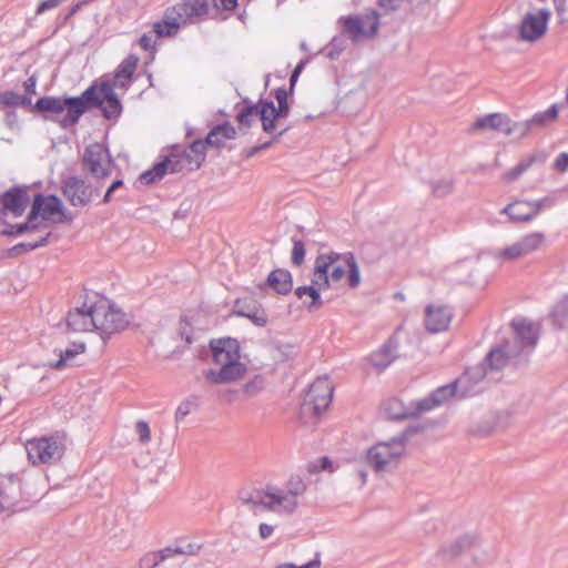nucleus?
I'll use <instances>...</instances> for the list:
<instances>
[{"label":"nucleus","mask_w":568,"mask_h":568,"mask_svg":"<svg viewBox=\"0 0 568 568\" xmlns=\"http://www.w3.org/2000/svg\"><path fill=\"white\" fill-rule=\"evenodd\" d=\"M477 374L475 372H467L465 376L460 381H458V383L467 384ZM456 387L457 382L438 387L429 397L417 402V412L423 413L425 410H430L446 403L448 399L453 398L456 395Z\"/></svg>","instance_id":"obj_18"},{"label":"nucleus","mask_w":568,"mask_h":568,"mask_svg":"<svg viewBox=\"0 0 568 568\" xmlns=\"http://www.w3.org/2000/svg\"><path fill=\"white\" fill-rule=\"evenodd\" d=\"M320 566H321V560L318 558H315V559H313L306 564H303V565L285 562V564L277 565L274 568H320Z\"/></svg>","instance_id":"obj_56"},{"label":"nucleus","mask_w":568,"mask_h":568,"mask_svg":"<svg viewBox=\"0 0 568 568\" xmlns=\"http://www.w3.org/2000/svg\"><path fill=\"white\" fill-rule=\"evenodd\" d=\"M236 130L230 122L215 125L209 132L205 140H195L187 148L173 145L169 154L161 155L160 161L151 169L142 172L139 180L149 185L162 180L168 173H181L195 171L205 161L206 148L221 149L226 140H233Z\"/></svg>","instance_id":"obj_1"},{"label":"nucleus","mask_w":568,"mask_h":568,"mask_svg":"<svg viewBox=\"0 0 568 568\" xmlns=\"http://www.w3.org/2000/svg\"><path fill=\"white\" fill-rule=\"evenodd\" d=\"M243 106L236 114V121L241 126H250L255 118L261 119L262 99L252 103L247 99L243 100Z\"/></svg>","instance_id":"obj_29"},{"label":"nucleus","mask_w":568,"mask_h":568,"mask_svg":"<svg viewBox=\"0 0 568 568\" xmlns=\"http://www.w3.org/2000/svg\"><path fill=\"white\" fill-rule=\"evenodd\" d=\"M379 26L378 13L369 10L357 17V39L374 36Z\"/></svg>","instance_id":"obj_27"},{"label":"nucleus","mask_w":568,"mask_h":568,"mask_svg":"<svg viewBox=\"0 0 568 568\" xmlns=\"http://www.w3.org/2000/svg\"><path fill=\"white\" fill-rule=\"evenodd\" d=\"M474 131L494 130L504 131L509 133V120L506 115L500 113H491L478 119L471 128Z\"/></svg>","instance_id":"obj_25"},{"label":"nucleus","mask_w":568,"mask_h":568,"mask_svg":"<svg viewBox=\"0 0 568 568\" xmlns=\"http://www.w3.org/2000/svg\"><path fill=\"white\" fill-rule=\"evenodd\" d=\"M544 200H517L505 206L501 213L506 214L511 222L526 223L538 216L539 212L544 206Z\"/></svg>","instance_id":"obj_16"},{"label":"nucleus","mask_w":568,"mask_h":568,"mask_svg":"<svg viewBox=\"0 0 568 568\" xmlns=\"http://www.w3.org/2000/svg\"><path fill=\"white\" fill-rule=\"evenodd\" d=\"M384 409L387 416L394 419H404L418 413L417 405L415 406V409H410L405 407L403 403L397 398L389 399L385 404Z\"/></svg>","instance_id":"obj_33"},{"label":"nucleus","mask_w":568,"mask_h":568,"mask_svg":"<svg viewBox=\"0 0 568 568\" xmlns=\"http://www.w3.org/2000/svg\"><path fill=\"white\" fill-rule=\"evenodd\" d=\"M216 9L233 10L237 6V0H213Z\"/></svg>","instance_id":"obj_60"},{"label":"nucleus","mask_w":568,"mask_h":568,"mask_svg":"<svg viewBox=\"0 0 568 568\" xmlns=\"http://www.w3.org/2000/svg\"><path fill=\"white\" fill-rule=\"evenodd\" d=\"M339 22L342 23V32L335 36L329 44L324 48L326 57L331 60L339 58L346 48L347 39L355 41V14L341 18Z\"/></svg>","instance_id":"obj_17"},{"label":"nucleus","mask_w":568,"mask_h":568,"mask_svg":"<svg viewBox=\"0 0 568 568\" xmlns=\"http://www.w3.org/2000/svg\"><path fill=\"white\" fill-rule=\"evenodd\" d=\"M0 105L11 110L17 106L28 108L30 110L31 100L12 90H6L0 92Z\"/></svg>","instance_id":"obj_35"},{"label":"nucleus","mask_w":568,"mask_h":568,"mask_svg":"<svg viewBox=\"0 0 568 568\" xmlns=\"http://www.w3.org/2000/svg\"><path fill=\"white\" fill-rule=\"evenodd\" d=\"M263 387V379L256 376L253 381H250L244 386V393L247 396H255Z\"/></svg>","instance_id":"obj_51"},{"label":"nucleus","mask_w":568,"mask_h":568,"mask_svg":"<svg viewBox=\"0 0 568 568\" xmlns=\"http://www.w3.org/2000/svg\"><path fill=\"white\" fill-rule=\"evenodd\" d=\"M123 185H124L123 180H121V179H116V180H114V181L110 184V186L108 187V190H106V192H105V194H104V196H103V199H102V203H103V204H108V203H110V202L112 201V199H113V197H112V196H113V193H114L116 190H119V189L123 187Z\"/></svg>","instance_id":"obj_55"},{"label":"nucleus","mask_w":568,"mask_h":568,"mask_svg":"<svg viewBox=\"0 0 568 568\" xmlns=\"http://www.w3.org/2000/svg\"><path fill=\"white\" fill-rule=\"evenodd\" d=\"M408 3V0H378L379 7L385 11H396Z\"/></svg>","instance_id":"obj_50"},{"label":"nucleus","mask_w":568,"mask_h":568,"mask_svg":"<svg viewBox=\"0 0 568 568\" xmlns=\"http://www.w3.org/2000/svg\"><path fill=\"white\" fill-rule=\"evenodd\" d=\"M138 62L139 58L136 55L131 54L128 58H125L116 69L114 75L115 83L113 85L124 87V81H129L132 78L136 69Z\"/></svg>","instance_id":"obj_30"},{"label":"nucleus","mask_w":568,"mask_h":568,"mask_svg":"<svg viewBox=\"0 0 568 568\" xmlns=\"http://www.w3.org/2000/svg\"><path fill=\"white\" fill-rule=\"evenodd\" d=\"M140 47L148 51L153 50L155 48V41L153 40L152 36L144 33L139 39Z\"/></svg>","instance_id":"obj_58"},{"label":"nucleus","mask_w":568,"mask_h":568,"mask_svg":"<svg viewBox=\"0 0 568 568\" xmlns=\"http://www.w3.org/2000/svg\"><path fill=\"white\" fill-rule=\"evenodd\" d=\"M180 335L186 343H192L191 327L189 323L181 321Z\"/></svg>","instance_id":"obj_61"},{"label":"nucleus","mask_w":568,"mask_h":568,"mask_svg":"<svg viewBox=\"0 0 568 568\" xmlns=\"http://www.w3.org/2000/svg\"><path fill=\"white\" fill-rule=\"evenodd\" d=\"M94 90L87 89L80 97H42L34 104L31 103L30 111L41 113L59 114L67 110L65 116L61 120L63 128L77 124L81 115L87 111V103L93 101Z\"/></svg>","instance_id":"obj_5"},{"label":"nucleus","mask_w":568,"mask_h":568,"mask_svg":"<svg viewBox=\"0 0 568 568\" xmlns=\"http://www.w3.org/2000/svg\"><path fill=\"white\" fill-rule=\"evenodd\" d=\"M170 549H161L145 554L139 562V568H158L168 559Z\"/></svg>","instance_id":"obj_43"},{"label":"nucleus","mask_w":568,"mask_h":568,"mask_svg":"<svg viewBox=\"0 0 568 568\" xmlns=\"http://www.w3.org/2000/svg\"><path fill=\"white\" fill-rule=\"evenodd\" d=\"M37 77L31 75L23 82V89L24 93L21 94L22 97H27L29 100L32 101V95L36 94V88H37Z\"/></svg>","instance_id":"obj_53"},{"label":"nucleus","mask_w":568,"mask_h":568,"mask_svg":"<svg viewBox=\"0 0 568 568\" xmlns=\"http://www.w3.org/2000/svg\"><path fill=\"white\" fill-rule=\"evenodd\" d=\"M40 229V224L30 220V214H28L27 221L21 224H10L8 227L3 229L0 232L2 236H18L26 232H32Z\"/></svg>","instance_id":"obj_40"},{"label":"nucleus","mask_w":568,"mask_h":568,"mask_svg":"<svg viewBox=\"0 0 568 568\" xmlns=\"http://www.w3.org/2000/svg\"><path fill=\"white\" fill-rule=\"evenodd\" d=\"M26 450L33 465L50 464L63 455V445L54 437H40L27 440Z\"/></svg>","instance_id":"obj_9"},{"label":"nucleus","mask_w":568,"mask_h":568,"mask_svg":"<svg viewBox=\"0 0 568 568\" xmlns=\"http://www.w3.org/2000/svg\"><path fill=\"white\" fill-rule=\"evenodd\" d=\"M288 129H290V126L283 129L277 134L274 133V136L270 141H266L264 143H261V144H257V145H254V146H252L250 149L244 150L243 151L244 156L246 159H250V158H253L258 152L268 149L274 142L278 141V139L288 131Z\"/></svg>","instance_id":"obj_47"},{"label":"nucleus","mask_w":568,"mask_h":568,"mask_svg":"<svg viewBox=\"0 0 568 568\" xmlns=\"http://www.w3.org/2000/svg\"><path fill=\"white\" fill-rule=\"evenodd\" d=\"M202 548L201 544L182 540L174 546L165 547L164 549H170L168 554V559L172 558L175 555H186L193 556L196 555Z\"/></svg>","instance_id":"obj_41"},{"label":"nucleus","mask_w":568,"mask_h":568,"mask_svg":"<svg viewBox=\"0 0 568 568\" xmlns=\"http://www.w3.org/2000/svg\"><path fill=\"white\" fill-rule=\"evenodd\" d=\"M115 165L108 146L102 143L89 144L82 155V166L87 170L98 184H103V181L112 174V169Z\"/></svg>","instance_id":"obj_6"},{"label":"nucleus","mask_w":568,"mask_h":568,"mask_svg":"<svg viewBox=\"0 0 568 568\" xmlns=\"http://www.w3.org/2000/svg\"><path fill=\"white\" fill-rule=\"evenodd\" d=\"M103 184L87 183L82 178L72 175L62 181V194L74 207H82L90 203L94 195L101 193Z\"/></svg>","instance_id":"obj_10"},{"label":"nucleus","mask_w":568,"mask_h":568,"mask_svg":"<svg viewBox=\"0 0 568 568\" xmlns=\"http://www.w3.org/2000/svg\"><path fill=\"white\" fill-rule=\"evenodd\" d=\"M306 489L304 479L300 475H293L285 488L267 486L265 490L242 496L241 499L245 504L262 506L278 514H292L297 508V497L302 496Z\"/></svg>","instance_id":"obj_2"},{"label":"nucleus","mask_w":568,"mask_h":568,"mask_svg":"<svg viewBox=\"0 0 568 568\" xmlns=\"http://www.w3.org/2000/svg\"><path fill=\"white\" fill-rule=\"evenodd\" d=\"M95 329L102 336H110L125 329L129 325L126 314L115 305L95 304Z\"/></svg>","instance_id":"obj_12"},{"label":"nucleus","mask_w":568,"mask_h":568,"mask_svg":"<svg viewBox=\"0 0 568 568\" xmlns=\"http://www.w3.org/2000/svg\"><path fill=\"white\" fill-rule=\"evenodd\" d=\"M545 241L546 236L542 232H531L518 240L525 256L541 248Z\"/></svg>","instance_id":"obj_31"},{"label":"nucleus","mask_w":568,"mask_h":568,"mask_svg":"<svg viewBox=\"0 0 568 568\" xmlns=\"http://www.w3.org/2000/svg\"><path fill=\"white\" fill-rule=\"evenodd\" d=\"M559 113V109L557 105H551L548 110H546L544 113L538 114L534 118L535 122L538 123H546L549 121H554L557 119Z\"/></svg>","instance_id":"obj_49"},{"label":"nucleus","mask_w":568,"mask_h":568,"mask_svg":"<svg viewBox=\"0 0 568 568\" xmlns=\"http://www.w3.org/2000/svg\"><path fill=\"white\" fill-rule=\"evenodd\" d=\"M213 362L221 366L219 371L207 369L204 377L212 384H226L243 377L246 367L241 363L237 339L226 337L210 342Z\"/></svg>","instance_id":"obj_3"},{"label":"nucleus","mask_w":568,"mask_h":568,"mask_svg":"<svg viewBox=\"0 0 568 568\" xmlns=\"http://www.w3.org/2000/svg\"><path fill=\"white\" fill-rule=\"evenodd\" d=\"M88 89L94 90V99L87 103V110L97 106L100 108L105 119H118L122 112V104L116 93L114 85L109 82H102L100 85L92 84Z\"/></svg>","instance_id":"obj_11"},{"label":"nucleus","mask_w":568,"mask_h":568,"mask_svg":"<svg viewBox=\"0 0 568 568\" xmlns=\"http://www.w3.org/2000/svg\"><path fill=\"white\" fill-rule=\"evenodd\" d=\"M293 247L291 253V262L294 266H301L305 261V244L297 237L292 239Z\"/></svg>","instance_id":"obj_46"},{"label":"nucleus","mask_w":568,"mask_h":568,"mask_svg":"<svg viewBox=\"0 0 568 568\" xmlns=\"http://www.w3.org/2000/svg\"><path fill=\"white\" fill-rule=\"evenodd\" d=\"M551 12L548 9L527 12L518 26L519 39L525 42H536L540 40L548 30Z\"/></svg>","instance_id":"obj_13"},{"label":"nucleus","mask_w":568,"mask_h":568,"mask_svg":"<svg viewBox=\"0 0 568 568\" xmlns=\"http://www.w3.org/2000/svg\"><path fill=\"white\" fill-rule=\"evenodd\" d=\"M326 287H320L315 284H311L307 286H300L295 290V294L297 297L302 298L304 295L311 297V302L307 304L310 310H317L322 306L323 302L321 298L320 292L325 290Z\"/></svg>","instance_id":"obj_37"},{"label":"nucleus","mask_w":568,"mask_h":568,"mask_svg":"<svg viewBox=\"0 0 568 568\" xmlns=\"http://www.w3.org/2000/svg\"><path fill=\"white\" fill-rule=\"evenodd\" d=\"M297 79H298V75L295 74L294 72H292L291 78H290V89L287 90L291 93L294 92V88H295V84L297 82Z\"/></svg>","instance_id":"obj_63"},{"label":"nucleus","mask_w":568,"mask_h":568,"mask_svg":"<svg viewBox=\"0 0 568 568\" xmlns=\"http://www.w3.org/2000/svg\"><path fill=\"white\" fill-rule=\"evenodd\" d=\"M181 23H183V22L180 21L176 16L171 19L156 21L153 23V32L159 38L171 37L178 32Z\"/></svg>","instance_id":"obj_38"},{"label":"nucleus","mask_w":568,"mask_h":568,"mask_svg":"<svg viewBox=\"0 0 568 568\" xmlns=\"http://www.w3.org/2000/svg\"><path fill=\"white\" fill-rule=\"evenodd\" d=\"M306 64V60H301L297 65L295 67V69L293 70V72L295 74H297L300 77L301 72L303 71L304 67Z\"/></svg>","instance_id":"obj_64"},{"label":"nucleus","mask_w":568,"mask_h":568,"mask_svg":"<svg viewBox=\"0 0 568 568\" xmlns=\"http://www.w3.org/2000/svg\"><path fill=\"white\" fill-rule=\"evenodd\" d=\"M511 327L521 347L534 346L537 343L538 328L534 323L525 318H517L511 322Z\"/></svg>","instance_id":"obj_24"},{"label":"nucleus","mask_w":568,"mask_h":568,"mask_svg":"<svg viewBox=\"0 0 568 568\" xmlns=\"http://www.w3.org/2000/svg\"><path fill=\"white\" fill-rule=\"evenodd\" d=\"M396 357V345L394 341L390 339L381 349L374 352L371 355L369 361L374 367L384 369L389 366Z\"/></svg>","instance_id":"obj_28"},{"label":"nucleus","mask_w":568,"mask_h":568,"mask_svg":"<svg viewBox=\"0 0 568 568\" xmlns=\"http://www.w3.org/2000/svg\"><path fill=\"white\" fill-rule=\"evenodd\" d=\"M233 314L240 317L248 318L258 327L266 326L268 316L263 306L254 300L237 298L234 302Z\"/></svg>","instance_id":"obj_20"},{"label":"nucleus","mask_w":568,"mask_h":568,"mask_svg":"<svg viewBox=\"0 0 568 568\" xmlns=\"http://www.w3.org/2000/svg\"><path fill=\"white\" fill-rule=\"evenodd\" d=\"M50 235H51V233L48 232L43 236H40L37 241L19 243L17 245L12 246L11 248H9L8 254L10 256H17V255L21 254L22 252L33 251L39 247L45 246L49 242Z\"/></svg>","instance_id":"obj_42"},{"label":"nucleus","mask_w":568,"mask_h":568,"mask_svg":"<svg viewBox=\"0 0 568 568\" xmlns=\"http://www.w3.org/2000/svg\"><path fill=\"white\" fill-rule=\"evenodd\" d=\"M307 470L311 474H316V473H320L322 470H329V471H332V460L328 457L323 456V457H321L317 460L311 462L307 465Z\"/></svg>","instance_id":"obj_48"},{"label":"nucleus","mask_w":568,"mask_h":568,"mask_svg":"<svg viewBox=\"0 0 568 568\" xmlns=\"http://www.w3.org/2000/svg\"><path fill=\"white\" fill-rule=\"evenodd\" d=\"M404 453L405 445L402 440L378 443L368 450L367 460L376 470H383L396 465Z\"/></svg>","instance_id":"obj_14"},{"label":"nucleus","mask_w":568,"mask_h":568,"mask_svg":"<svg viewBox=\"0 0 568 568\" xmlns=\"http://www.w3.org/2000/svg\"><path fill=\"white\" fill-rule=\"evenodd\" d=\"M266 282L271 288L281 295L288 294L293 287L292 274L284 268H276L268 274Z\"/></svg>","instance_id":"obj_26"},{"label":"nucleus","mask_w":568,"mask_h":568,"mask_svg":"<svg viewBox=\"0 0 568 568\" xmlns=\"http://www.w3.org/2000/svg\"><path fill=\"white\" fill-rule=\"evenodd\" d=\"M348 273V283L355 287V257L353 253L339 254L331 252L320 254L314 264L313 284L329 287L331 283L339 282Z\"/></svg>","instance_id":"obj_4"},{"label":"nucleus","mask_w":568,"mask_h":568,"mask_svg":"<svg viewBox=\"0 0 568 568\" xmlns=\"http://www.w3.org/2000/svg\"><path fill=\"white\" fill-rule=\"evenodd\" d=\"M136 433L141 443L145 444L151 439V432L149 424L144 420H139L135 425Z\"/></svg>","instance_id":"obj_52"},{"label":"nucleus","mask_w":568,"mask_h":568,"mask_svg":"<svg viewBox=\"0 0 568 568\" xmlns=\"http://www.w3.org/2000/svg\"><path fill=\"white\" fill-rule=\"evenodd\" d=\"M63 205L60 199L55 195H42L38 193L34 199L30 211V220L37 222L40 216L42 220H49L57 213H62Z\"/></svg>","instance_id":"obj_21"},{"label":"nucleus","mask_w":568,"mask_h":568,"mask_svg":"<svg viewBox=\"0 0 568 568\" xmlns=\"http://www.w3.org/2000/svg\"><path fill=\"white\" fill-rule=\"evenodd\" d=\"M13 488L20 490V480L13 475L8 478L6 484H0V513L14 504V500L17 499L16 496H10L8 494V490H12Z\"/></svg>","instance_id":"obj_36"},{"label":"nucleus","mask_w":568,"mask_h":568,"mask_svg":"<svg viewBox=\"0 0 568 568\" xmlns=\"http://www.w3.org/2000/svg\"><path fill=\"white\" fill-rule=\"evenodd\" d=\"M4 123L10 129H13L18 124V114L14 110L8 109L4 112Z\"/></svg>","instance_id":"obj_59"},{"label":"nucleus","mask_w":568,"mask_h":568,"mask_svg":"<svg viewBox=\"0 0 568 568\" xmlns=\"http://www.w3.org/2000/svg\"><path fill=\"white\" fill-rule=\"evenodd\" d=\"M61 2H63V1L62 0H44L41 3H39V6L37 7L36 13L42 14L48 10L57 8Z\"/></svg>","instance_id":"obj_57"},{"label":"nucleus","mask_w":568,"mask_h":568,"mask_svg":"<svg viewBox=\"0 0 568 568\" xmlns=\"http://www.w3.org/2000/svg\"><path fill=\"white\" fill-rule=\"evenodd\" d=\"M173 13L179 18L183 23L187 22L194 17H201L207 13L209 11V1L207 0H183L180 3H176L173 8Z\"/></svg>","instance_id":"obj_23"},{"label":"nucleus","mask_w":568,"mask_h":568,"mask_svg":"<svg viewBox=\"0 0 568 568\" xmlns=\"http://www.w3.org/2000/svg\"><path fill=\"white\" fill-rule=\"evenodd\" d=\"M273 531L274 527L265 523H262L258 527V532L262 539L268 538L273 534Z\"/></svg>","instance_id":"obj_62"},{"label":"nucleus","mask_w":568,"mask_h":568,"mask_svg":"<svg viewBox=\"0 0 568 568\" xmlns=\"http://www.w3.org/2000/svg\"><path fill=\"white\" fill-rule=\"evenodd\" d=\"M487 359L490 368L499 369L507 364L508 354L505 348L497 347L490 351Z\"/></svg>","instance_id":"obj_45"},{"label":"nucleus","mask_w":568,"mask_h":568,"mask_svg":"<svg viewBox=\"0 0 568 568\" xmlns=\"http://www.w3.org/2000/svg\"><path fill=\"white\" fill-rule=\"evenodd\" d=\"M67 325L73 332L94 331L97 326L95 305L88 306L83 304L81 307L69 311Z\"/></svg>","instance_id":"obj_19"},{"label":"nucleus","mask_w":568,"mask_h":568,"mask_svg":"<svg viewBox=\"0 0 568 568\" xmlns=\"http://www.w3.org/2000/svg\"><path fill=\"white\" fill-rule=\"evenodd\" d=\"M544 158L539 154H532L518 163L513 169L504 173L503 179L505 182H513L521 176L531 165L536 162H544Z\"/></svg>","instance_id":"obj_32"},{"label":"nucleus","mask_w":568,"mask_h":568,"mask_svg":"<svg viewBox=\"0 0 568 568\" xmlns=\"http://www.w3.org/2000/svg\"><path fill=\"white\" fill-rule=\"evenodd\" d=\"M85 351L84 343H72L65 349L59 351V359L51 364V367L54 369H62L69 361L74 358L77 355L82 354Z\"/></svg>","instance_id":"obj_34"},{"label":"nucleus","mask_w":568,"mask_h":568,"mask_svg":"<svg viewBox=\"0 0 568 568\" xmlns=\"http://www.w3.org/2000/svg\"><path fill=\"white\" fill-rule=\"evenodd\" d=\"M292 94L285 87L275 89L274 98L277 105L272 100L262 99L261 122L262 129L266 134H274L276 131V123L288 116L291 105L288 103V95Z\"/></svg>","instance_id":"obj_7"},{"label":"nucleus","mask_w":568,"mask_h":568,"mask_svg":"<svg viewBox=\"0 0 568 568\" xmlns=\"http://www.w3.org/2000/svg\"><path fill=\"white\" fill-rule=\"evenodd\" d=\"M452 313L442 305H429L426 310L425 325L429 332L438 333L448 328Z\"/></svg>","instance_id":"obj_22"},{"label":"nucleus","mask_w":568,"mask_h":568,"mask_svg":"<svg viewBox=\"0 0 568 568\" xmlns=\"http://www.w3.org/2000/svg\"><path fill=\"white\" fill-rule=\"evenodd\" d=\"M552 168L559 173H564L568 170V153L561 152L554 161Z\"/></svg>","instance_id":"obj_54"},{"label":"nucleus","mask_w":568,"mask_h":568,"mask_svg":"<svg viewBox=\"0 0 568 568\" xmlns=\"http://www.w3.org/2000/svg\"><path fill=\"white\" fill-rule=\"evenodd\" d=\"M494 257L499 262H511L525 257L519 242H515L494 253Z\"/></svg>","instance_id":"obj_39"},{"label":"nucleus","mask_w":568,"mask_h":568,"mask_svg":"<svg viewBox=\"0 0 568 568\" xmlns=\"http://www.w3.org/2000/svg\"><path fill=\"white\" fill-rule=\"evenodd\" d=\"M200 404V397L195 395H191L184 400H182L176 410H175V423L179 424L184 420V418L195 408H197Z\"/></svg>","instance_id":"obj_44"},{"label":"nucleus","mask_w":568,"mask_h":568,"mask_svg":"<svg viewBox=\"0 0 568 568\" xmlns=\"http://www.w3.org/2000/svg\"><path fill=\"white\" fill-rule=\"evenodd\" d=\"M30 201L28 187L16 185L0 195V213L21 216Z\"/></svg>","instance_id":"obj_15"},{"label":"nucleus","mask_w":568,"mask_h":568,"mask_svg":"<svg viewBox=\"0 0 568 568\" xmlns=\"http://www.w3.org/2000/svg\"><path fill=\"white\" fill-rule=\"evenodd\" d=\"M333 398V385L327 377L316 378L310 386L301 405V415L320 416Z\"/></svg>","instance_id":"obj_8"}]
</instances>
